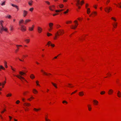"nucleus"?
Instances as JSON below:
<instances>
[{
  "mask_svg": "<svg viewBox=\"0 0 121 121\" xmlns=\"http://www.w3.org/2000/svg\"><path fill=\"white\" fill-rule=\"evenodd\" d=\"M76 5L79 9H80L81 8L79 5L80 4L81 5H82V4L84 3V1L83 0L81 2H80V0H76Z\"/></svg>",
  "mask_w": 121,
  "mask_h": 121,
  "instance_id": "obj_1",
  "label": "nucleus"
},
{
  "mask_svg": "<svg viewBox=\"0 0 121 121\" xmlns=\"http://www.w3.org/2000/svg\"><path fill=\"white\" fill-rule=\"evenodd\" d=\"M105 11L107 13H109L110 10H111L112 9L110 7H106L104 9Z\"/></svg>",
  "mask_w": 121,
  "mask_h": 121,
  "instance_id": "obj_2",
  "label": "nucleus"
},
{
  "mask_svg": "<svg viewBox=\"0 0 121 121\" xmlns=\"http://www.w3.org/2000/svg\"><path fill=\"white\" fill-rule=\"evenodd\" d=\"M21 30L22 31H25L26 30V27L23 25H21Z\"/></svg>",
  "mask_w": 121,
  "mask_h": 121,
  "instance_id": "obj_3",
  "label": "nucleus"
},
{
  "mask_svg": "<svg viewBox=\"0 0 121 121\" xmlns=\"http://www.w3.org/2000/svg\"><path fill=\"white\" fill-rule=\"evenodd\" d=\"M28 14L27 11L24 10L23 11L22 16L24 17H25Z\"/></svg>",
  "mask_w": 121,
  "mask_h": 121,
  "instance_id": "obj_4",
  "label": "nucleus"
},
{
  "mask_svg": "<svg viewBox=\"0 0 121 121\" xmlns=\"http://www.w3.org/2000/svg\"><path fill=\"white\" fill-rule=\"evenodd\" d=\"M53 25V24L52 23H49V25L50 29H49V30L50 31L52 29V27Z\"/></svg>",
  "mask_w": 121,
  "mask_h": 121,
  "instance_id": "obj_5",
  "label": "nucleus"
},
{
  "mask_svg": "<svg viewBox=\"0 0 121 121\" xmlns=\"http://www.w3.org/2000/svg\"><path fill=\"white\" fill-rule=\"evenodd\" d=\"M38 30V32L39 33H41L42 30V28L40 27H38L37 28Z\"/></svg>",
  "mask_w": 121,
  "mask_h": 121,
  "instance_id": "obj_6",
  "label": "nucleus"
},
{
  "mask_svg": "<svg viewBox=\"0 0 121 121\" xmlns=\"http://www.w3.org/2000/svg\"><path fill=\"white\" fill-rule=\"evenodd\" d=\"M41 71L44 74H45L46 75H51V74L50 73H47L46 72H44V71L43 70H41Z\"/></svg>",
  "mask_w": 121,
  "mask_h": 121,
  "instance_id": "obj_7",
  "label": "nucleus"
},
{
  "mask_svg": "<svg viewBox=\"0 0 121 121\" xmlns=\"http://www.w3.org/2000/svg\"><path fill=\"white\" fill-rule=\"evenodd\" d=\"M34 25H33L31 27H29V30L30 31H32L33 30L34 28Z\"/></svg>",
  "mask_w": 121,
  "mask_h": 121,
  "instance_id": "obj_8",
  "label": "nucleus"
},
{
  "mask_svg": "<svg viewBox=\"0 0 121 121\" xmlns=\"http://www.w3.org/2000/svg\"><path fill=\"white\" fill-rule=\"evenodd\" d=\"M58 32H57V33L55 34V37L54 38V39H56V38L58 37L57 36H59L60 35L58 34Z\"/></svg>",
  "mask_w": 121,
  "mask_h": 121,
  "instance_id": "obj_9",
  "label": "nucleus"
},
{
  "mask_svg": "<svg viewBox=\"0 0 121 121\" xmlns=\"http://www.w3.org/2000/svg\"><path fill=\"white\" fill-rule=\"evenodd\" d=\"M14 76H16V77H17L18 78H19L21 79H23L24 80H25L24 78L23 77H22V76L19 75H14Z\"/></svg>",
  "mask_w": 121,
  "mask_h": 121,
  "instance_id": "obj_10",
  "label": "nucleus"
},
{
  "mask_svg": "<svg viewBox=\"0 0 121 121\" xmlns=\"http://www.w3.org/2000/svg\"><path fill=\"white\" fill-rule=\"evenodd\" d=\"M113 91L112 89H110L109 90L108 93V94L111 95L113 93Z\"/></svg>",
  "mask_w": 121,
  "mask_h": 121,
  "instance_id": "obj_11",
  "label": "nucleus"
},
{
  "mask_svg": "<svg viewBox=\"0 0 121 121\" xmlns=\"http://www.w3.org/2000/svg\"><path fill=\"white\" fill-rule=\"evenodd\" d=\"M84 95V93L83 91H81L79 92V95L80 96H82Z\"/></svg>",
  "mask_w": 121,
  "mask_h": 121,
  "instance_id": "obj_12",
  "label": "nucleus"
},
{
  "mask_svg": "<svg viewBox=\"0 0 121 121\" xmlns=\"http://www.w3.org/2000/svg\"><path fill=\"white\" fill-rule=\"evenodd\" d=\"M16 47H17V49L16 50V52H17L18 51V49H19V46H22V45H16Z\"/></svg>",
  "mask_w": 121,
  "mask_h": 121,
  "instance_id": "obj_13",
  "label": "nucleus"
},
{
  "mask_svg": "<svg viewBox=\"0 0 121 121\" xmlns=\"http://www.w3.org/2000/svg\"><path fill=\"white\" fill-rule=\"evenodd\" d=\"M23 22L24 20L23 19H22L20 20L19 21V25L20 26H21V25H21V23H23Z\"/></svg>",
  "mask_w": 121,
  "mask_h": 121,
  "instance_id": "obj_14",
  "label": "nucleus"
},
{
  "mask_svg": "<svg viewBox=\"0 0 121 121\" xmlns=\"http://www.w3.org/2000/svg\"><path fill=\"white\" fill-rule=\"evenodd\" d=\"M30 21V20L29 19H26L24 22V24H26L27 23Z\"/></svg>",
  "mask_w": 121,
  "mask_h": 121,
  "instance_id": "obj_15",
  "label": "nucleus"
},
{
  "mask_svg": "<svg viewBox=\"0 0 121 121\" xmlns=\"http://www.w3.org/2000/svg\"><path fill=\"white\" fill-rule=\"evenodd\" d=\"M117 95L119 97H121V93L119 91H118V92L117 93Z\"/></svg>",
  "mask_w": 121,
  "mask_h": 121,
  "instance_id": "obj_16",
  "label": "nucleus"
},
{
  "mask_svg": "<svg viewBox=\"0 0 121 121\" xmlns=\"http://www.w3.org/2000/svg\"><path fill=\"white\" fill-rule=\"evenodd\" d=\"M93 102H94V104L95 105H96L98 103V101L96 100H93Z\"/></svg>",
  "mask_w": 121,
  "mask_h": 121,
  "instance_id": "obj_17",
  "label": "nucleus"
},
{
  "mask_svg": "<svg viewBox=\"0 0 121 121\" xmlns=\"http://www.w3.org/2000/svg\"><path fill=\"white\" fill-rule=\"evenodd\" d=\"M55 7V6L54 5H52L51 6H50L49 7V9L52 11H53V10L52 9L53 8H54Z\"/></svg>",
  "mask_w": 121,
  "mask_h": 121,
  "instance_id": "obj_18",
  "label": "nucleus"
},
{
  "mask_svg": "<svg viewBox=\"0 0 121 121\" xmlns=\"http://www.w3.org/2000/svg\"><path fill=\"white\" fill-rule=\"evenodd\" d=\"M112 25L114 28H116L117 25V22H114V24H113Z\"/></svg>",
  "mask_w": 121,
  "mask_h": 121,
  "instance_id": "obj_19",
  "label": "nucleus"
},
{
  "mask_svg": "<svg viewBox=\"0 0 121 121\" xmlns=\"http://www.w3.org/2000/svg\"><path fill=\"white\" fill-rule=\"evenodd\" d=\"M9 30L10 31H12L13 30V26L11 25L9 26Z\"/></svg>",
  "mask_w": 121,
  "mask_h": 121,
  "instance_id": "obj_20",
  "label": "nucleus"
},
{
  "mask_svg": "<svg viewBox=\"0 0 121 121\" xmlns=\"http://www.w3.org/2000/svg\"><path fill=\"white\" fill-rule=\"evenodd\" d=\"M33 93L35 94H36V93L38 92V91L35 89H33Z\"/></svg>",
  "mask_w": 121,
  "mask_h": 121,
  "instance_id": "obj_21",
  "label": "nucleus"
},
{
  "mask_svg": "<svg viewBox=\"0 0 121 121\" xmlns=\"http://www.w3.org/2000/svg\"><path fill=\"white\" fill-rule=\"evenodd\" d=\"M20 74L21 75L23 76L24 74H25V73L22 72L20 71L19 72Z\"/></svg>",
  "mask_w": 121,
  "mask_h": 121,
  "instance_id": "obj_22",
  "label": "nucleus"
},
{
  "mask_svg": "<svg viewBox=\"0 0 121 121\" xmlns=\"http://www.w3.org/2000/svg\"><path fill=\"white\" fill-rule=\"evenodd\" d=\"M5 17L6 18H8L9 19L11 17V16L10 15H8L5 16Z\"/></svg>",
  "mask_w": 121,
  "mask_h": 121,
  "instance_id": "obj_23",
  "label": "nucleus"
},
{
  "mask_svg": "<svg viewBox=\"0 0 121 121\" xmlns=\"http://www.w3.org/2000/svg\"><path fill=\"white\" fill-rule=\"evenodd\" d=\"M11 5H12V6L13 7H15L16 9H18V6L16 5H14V4H11Z\"/></svg>",
  "mask_w": 121,
  "mask_h": 121,
  "instance_id": "obj_24",
  "label": "nucleus"
},
{
  "mask_svg": "<svg viewBox=\"0 0 121 121\" xmlns=\"http://www.w3.org/2000/svg\"><path fill=\"white\" fill-rule=\"evenodd\" d=\"M78 25H76L75 26H73L71 27V28L73 29H75L77 27Z\"/></svg>",
  "mask_w": 121,
  "mask_h": 121,
  "instance_id": "obj_25",
  "label": "nucleus"
},
{
  "mask_svg": "<svg viewBox=\"0 0 121 121\" xmlns=\"http://www.w3.org/2000/svg\"><path fill=\"white\" fill-rule=\"evenodd\" d=\"M24 105H25V106H29L30 105V104L27 103H25L24 104Z\"/></svg>",
  "mask_w": 121,
  "mask_h": 121,
  "instance_id": "obj_26",
  "label": "nucleus"
},
{
  "mask_svg": "<svg viewBox=\"0 0 121 121\" xmlns=\"http://www.w3.org/2000/svg\"><path fill=\"white\" fill-rule=\"evenodd\" d=\"M34 109L35 111L38 112V111H39L40 110V108H39L38 109H37L35 108H34Z\"/></svg>",
  "mask_w": 121,
  "mask_h": 121,
  "instance_id": "obj_27",
  "label": "nucleus"
},
{
  "mask_svg": "<svg viewBox=\"0 0 121 121\" xmlns=\"http://www.w3.org/2000/svg\"><path fill=\"white\" fill-rule=\"evenodd\" d=\"M33 2V1L31 0L30 1L28 2V4L30 6H31L32 5V3Z\"/></svg>",
  "mask_w": 121,
  "mask_h": 121,
  "instance_id": "obj_28",
  "label": "nucleus"
},
{
  "mask_svg": "<svg viewBox=\"0 0 121 121\" xmlns=\"http://www.w3.org/2000/svg\"><path fill=\"white\" fill-rule=\"evenodd\" d=\"M30 78L31 79H33L34 78H35V77L34 75L33 74H31V75L30 76Z\"/></svg>",
  "mask_w": 121,
  "mask_h": 121,
  "instance_id": "obj_29",
  "label": "nucleus"
},
{
  "mask_svg": "<svg viewBox=\"0 0 121 121\" xmlns=\"http://www.w3.org/2000/svg\"><path fill=\"white\" fill-rule=\"evenodd\" d=\"M52 85L56 88H57V87L56 86V84H55L53 83L52 82Z\"/></svg>",
  "mask_w": 121,
  "mask_h": 121,
  "instance_id": "obj_30",
  "label": "nucleus"
},
{
  "mask_svg": "<svg viewBox=\"0 0 121 121\" xmlns=\"http://www.w3.org/2000/svg\"><path fill=\"white\" fill-rule=\"evenodd\" d=\"M25 41L26 43H28L30 42V40L29 39H25Z\"/></svg>",
  "mask_w": 121,
  "mask_h": 121,
  "instance_id": "obj_31",
  "label": "nucleus"
},
{
  "mask_svg": "<svg viewBox=\"0 0 121 121\" xmlns=\"http://www.w3.org/2000/svg\"><path fill=\"white\" fill-rule=\"evenodd\" d=\"M4 66H5V67L6 68H7L8 67V66H7V62L6 61H5L4 62Z\"/></svg>",
  "mask_w": 121,
  "mask_h": 121,
  "instance_id": "obj_32",
  "label": "nucleus"
},
{
  "mask_svg": "<svg viewBox=\"0 0 121 121\" xmlns=\"http://www.w3.org/2000/svg\"><path fill=\"white\" fill-rule=\"evenodd\" d=\"M3 22L4 21L2 20H1L0 21V25L1 26H3L2 23H3Z\"/></svg>",
  "mask_w": 121,
  "mask_h": 121,
  "instance_id": "obj_33",
  "label": "nucleus"
},
{
  "mask_svg": "<svg viewBox=\"0 0 121 121\" xmlns=\"http://www.w3.org/2000/svg\"><path fill=\"white\" fill-rule=\"evenodd\" d=\"M91 105H88V110L89 111H91Z\"/></svg>",
  "mask_w": 121,
  "mask_h": 121,
  "instance_id": "obj_34",
  "label": "nucleus"
},
{
  "mask_svg": "<svg viewBox=\"0 0 121 121\" xmlns=\"http://www.w3.org/2000/svg\"><path fill=\"white\" fill-rule=\"evenodd\" d=\"M2 69L5 70V69L3 67L2 65L0 66V70H1V69Z\"/></svg>",
  "mask_w": 121,
  "mask_h": 121,
  "instance_id": "obj_35",
  "label": "nucleus"
},
{
  "mask_svg": "<svg viewBox=\"0 0 121 121\" xmlns=\"http://www.w3.org/2000/svg\"><path fill=\"white\" fill-rule=\"evenodd\" d=\"M87 13L88 14H89L90 12V9L89 8H87Z\"/></svg>",
  "mask_w": 121,
  "mask_h": 121,
  "instance_id": "obj_36",
  "label": "nucleus"
},
{
  "mask_svg": "<svg viewBox=\"0 0 121 121\" xmlns=\"http://www.w3.org/2000/svg\"><path fill=\"white\" fill-rule=\"evenodd\" d=\"M5 1H4L3 3L1 4V5L2 6H3L5 5Z\"/></svg>",
  "mask_w": 121,
  "mask_h": 121,
  "instance_id": "obj_37",
  "label": "nucleus"
},
{
  "mask_svg": "<svg viewBox=\"0 0 121 121\" xmlns=\"http://www.w3.org/2000/svg\"><path fill=\"white\" fill-rule=\"evenodd\" d=\"M111 19L115 21H117L116 19V18L115 17H112Z\"/></svg>",
  "mask_w": 121,
  "mask_h": 121,
  "instance_id": "obj_38",
  "label": "nucleus"
},
{
  "mask_svg": "<svg viewBox=\"0 0 121 121\" xmlns=\"http://www.w3.org/2000/svg\"><path fill=\"white\" fill-rule=\"evenodd\" d=\"M59 31L60 32V34L64 33L63 31V30H59Z\"/></svg>",
  "mask_w": 121,
  "mask_h": 121,
  "instance_id": "obj_39",
  "label": "nucleus"
},
{
  "mask_svg": "<svg viewBox=\"0 0 121 121\" xmlns=\"http://www.w3.org/2000/svg\"><path fill=\"white\" fill-rule=\"evenodd\" d=\"M12 95V94L11 93H9L7 94L6 95V96L8 97L9 96H11Z\"/></svg>",
  "mask_w": 121,
  "mask_h": 121,
  "instance_id": "obj_40",
  "label": "nucleus"
},
{
  "mask_svg": "<svg viewBox=\"0 0 121 121\" xmlns=\"http://www.w3.org/2000/svg\"><path fill=\"white\" fill-rule=\"evenodd\" d=\"M59 6L60 8H62L64 6L63 4H61L59 5Z\"/></svg>",
  "mask_w": 121,
  "mask_h": 121,
  "instance_id": "obj_41",
  "label": "nucleus"
},
{
  "mask_svg": "<svg viewBox=\"0 0 121 121\" xmlns=\"http://www.w3.org/2000/svg\"><path fill=\"white\" fill-rule=\"evenodd\" d=\"M1 26V30L2 31H3V30H4V27L3 26Z\"/></svg>",
  "mask_w": 121,
  "mask_h": 121,
  "instance_id": "obj_42",
  "label": "nucleus"
},
{
  "mask_svg": "<svg viewBox=\"0 0 121 121\" xmlns=\"http://www.w3.org/2000/svg\"><path fill=\"white\" fill-rule=\"evenodd\" d=\"M105 92L104 91H103L101 92L100 94L101 95H103L105 93Z\"/></svg>",
  "mask_w": 121,
  "mask_h": 121,
  "instance_id": "obj_43",
  "label": "nucleus"
},
{
  "mask_svg": "<svg viewBox=\"0 0 121 121\" xmlns=\"http://www.w3.org/2000/svg\"><path fill=\"white\" fill-rule=\"evenodd\" d=\"M52 35L51 34L49 33H47V35L48 36H49L50 35Z\"/></svg>",
  "mask_w": 121,
  "mask_h": 121,
  "instance_id": "obj_44",
  "label": "nucleus"
},
{
  "mask_svg": "<svg viewBox=\"0 0 121 121\" xmlns=\"http://www.w3.org/2000/svg\"><path fill=\"white\" fill-rule=\"evenodd\" d=\"M34 8H32L30 9H29L30 11H32L33 10Z\"/></svg>",
  "mask_w": 121,
  "mask_h": 121,
  "instance_id": "obj_45",
  "label": "nucleus"
},
{
  "mask_svg": "<svg viewBox=\"0 0 121 121\" xmlns=\"http://www.w3.org/2000/svg\"><path fill=\"white\" fill-rule=\"evenodd\" d=\"M45 119L46 121H51L50 120L47 119L46 118H45Z\"/></svg>",
  "mask_w": 121,
  "mask_h": 121,
  "instance_id": "obj_46",
  "label": "nucleus"
},
{
  "mask_svg": "<svg viewBox=\"0 0 121 121\" xmlns=\"http://www.w3.org/2000/svg\"><path fill=\"white\" fill-rule=\"evenodd\" d=\"M45 2L48 5H49L50 4V2L48 1H45Z\"/></svg>",
  "mask_w": 121,
  "mask_h": 121,
  "instance_id": "obj_47",
  "label": "nucleus"
},
{
  "mask_svg": "<svg viewBox=\"0 0 121 121\" xmlns=\"http://www.w3.org/2000/svg\"><path fill=\"white\" fill-rule=\"evenodd\" d=\"M51 42L50 41L48 42L47 43V44L49 45V44H51Z\"/></svg>",
  "mask_w": 121,
  "mask_h": 121,
  "instance_id": "obj_48",
  "label": "nucleus"
},
{
  "mask_svg": "<svg viewBox=\"0 0 121 121\" xmlns=\"http://www.w3.org/2000/svg\"><path fill=\"white\" fill-rule=\"evenodd\" d=\"M74 22L77 25H78V22L77 20H75L74 21Z\"/></svg>",
  "mask_w": 121,
  "mask_h": 121,
  "instance_id": "obj_49",
  "label": "nucleus"
},
{
  "mask_svg": "<svg viewBox=\"0 0 121 121\" xmlns=\"http://www.w3.org/2000/svg\"><path fill=\"white\" fill-rule=\"evenodd\" d=\"M39 82V81H36V82L37 84V85L38 86H39V85L38 83Z\"/></svg>",
  "mask_w": 121,
  "mask_h": 121,
  "instance_id": "obj_50",
  "label": "nucleus"
},
{
  "mask_svg": "<svg viewBox=\"0 0 121 121\" xmlns=\"http://www.w3.org/2000/svg\"><path fill=\"white\" fill-rule=\"evenodd\" d=\"M4 30L5 31L7 32V29L6 28H4Z\"/></svg>",
  "mask_w": 121,
  "mask_h": 121,
  "instance_id": "obj_51",
  "label": "nucleus"
},
{
  "mask_svg": "<svg viewBox=\"0 0 121 121\" xmlns=\"http://www.w3.org/2000/svg\"><path fill=\"white\" fill-rule=\"evenodd\" d=\"M6 83V81H4V82L3 83H2V85H5V84Z\"/></svg>",
  "mask_w": 121,
  "mask_h": 121,
  "instance_id": "obj_52",
  "label": "nucleus"
},
{
  "mask_svg": "<svg viewBox=\"0 0 121 121\" xmlns=\"http://www.w3.org/2000/svg\"><path fill=\"white\" fill-rule=\"evenodd\" d=\"M62 103H65L66 104H67V103H68L67 102L65 101H63L62 102Z\"/></svg>",
  "mask_w": 121,
  "mask_h": 121,
  "instance_id": "obj_53",
  "label": "nucleus"
},
{
  "mask_svg": "<svg viewBox=\"0 0 121 121\" xmlns=\"http://www.w3.org/2000/svg\"><path fill=\"white\" fill-rule=\"evenodd\" d=\"M77 91V90H76L75 91L73 92H72L71 94V95H72L73 94H74V93H76Z\"/></svg>",
  "mask_w": 121,
  "mask_h": 121,
  "instance_id": "obj_54",
  "label": "nucleus"
},
{
  "mask_svg": "<svg viewBox=\"0 0 121 121\" xmlns=\"http://www.w3.org/2000/svg\"><path fill=\"white\" fill-rule=\"evenodd\" d=\"M118 4L119 5V7L120 8H121V2L120 3Z\"/></svg>",
  "mask_w": 121,
  "mask_h": 121,
  "instance_id": "obj_55",
  "label": "nucleus"
},
{
  "mask_svg": "<svg viewBox=\"0 0 121 121\" xmlns=\"http://www.w3.org/2000/svg\"><path fill=\"white\" fill-rule=\"evenodd\" d=\"M68 9L66 11L64 12V13L65 14L66 13H68Z\"/></svg>",
  "mask_w": 121,
  "mask_h": 121,
  "instance_id": "obj_56",
  "label": "nucleus"
},
{
  "mask_svg": "<svg viewBox=\"0 0 121 121\" xmlns=\"http://www.w3.org/2000/svg\"><path fill=\"white\" fill-rule=\"evenodd\" d=\"M19 102H20V101L19 100H18L17 101V102H16V103L17 104H18Z\"/></svg>",
  "mask_w": 121,
  "mask_h": 121,
  "instance_id": "obj_57",
  "label": "nucleus"
},
{
  "mask_svg": "<svg viewBox=\"0 0 121 121\" xmlns=\"http://www.w3.org/2000/svg\"><path fill=\"white\" fill-rule=\"evenodd\" d=\"M51 46L53 47H54L55 46L54 45V44H51Z\"/></svg>",
  "mask_w": 121,
  "mask_h": 121,
  "instance_id": "obj_58",
  "label": "nucleus"
},
{
  "mask_svg": "<svg viewBox=\"0 0 121 121\" xmlns=\"http://www.w3.org/2000/svg\"><path fill=\"white\" fill-rule=\"evenodd\" d=\"M55 11L56 12H60V10H56Z\"/></svg>",
  "mask_w": 121,
  "mask_h": 121,
  "instance_id": "obj_59",
  "label": "nucleus"
},
{
  "mask_svg": "<svg viewBox=\"0 0 121 121\" xmlns=\"http://www.w3.org/2000/svg\"><path fill=\"white\" fill-rule=\"evenodd\" d=\"M110 2V0H107V2L106 3L107 4L108 3H109Z\"/></svg>",
  "mask_w": 121,
  "mask_h": 121,
  "instance_id": "obj_60",
  "label": "nucleus"
},
{
  "mask_svg": "<svg viewBox=\"0 0 121 121\" xmlns=\"http://www.w3.org/2000/svg\"><path fill=\"white\" fill-rule=\"evenodd\" d=\"M93 13L94 14L96 15L97 14V13L96 12H93Z\"/></svg>",
  "mask_w": 121,
  "mask_h": 121,
  "instance_id": "obj_61",
  "label": "nucleus"
},
{
  "mask_svg": "<svg viewBox=\"0 0 121 121\" xmlns=\"http://www.w3.org/2000/svg\"><path fill=\"white\" fill-rule=\"evenodd\" d=\"M88 6V4H86V8L87 9V6Z\"/></svg>",
  "mask_w": 121,
  "mask_h": 121,
  "instance_id": "obj_62",
  "label": "nucleus"
},
{
  "mask_svg": "<svg viewBox=\"0 0 121 121\" xmlns=\"http://www.w3.org/2000/svg\"><path fill=\"white\" fill-rule=\"evenodd\" d=\"M58 14V13H56V14H54L53 15V16H55L56 15Z\"/></svg>",
  "mask_w": 121,
  "mask_h": 121,
  "instance_id": "obj_63",
  "label": "nucleus"
},
{
  "mask_svg": "<svg viewBox=\"0 0 121 121\" xmlns=\"http://www.w3.org/2000/svg\"><path fill=\"white\" fill-rule=\"evenodd\" d=\"M16 1H17L18 2H19L20 0H15Z\"/></svg>",
  "mask_w": 121,
  "mask_h": 121,
  "instance_id": "obj_64",
  "label": "nucleus"
}]
</instances>
